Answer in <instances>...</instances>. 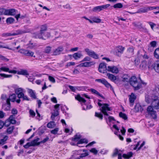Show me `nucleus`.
I'll return each instance as SVG.
<instances>
[{"label":"nucleus","instance_id":"obj_1","mask_svg":"<svg viewBox=\"0 0 159 159\" xmlns=\"http://www.w3.org/2000/svg\"><path fill=\"white\" fill-rule=\"evenodd\" d=\"M152 102L151 103L152 106H149L147 108V111L149 115H150L152 118L154 119L157 118V115L156 111H155L153 107L155 109H158L159 108V99L157 96H154L152 98Z\"/></svg>","mask_w":159,"mask_h":159},{"label":"nucleus","instance_id":"obj_2","mask_svg":"<svg viewBox=\"0 0 159 159\" xmlns=\"http://www.w3.org/2000/svg\"><path fill=\"white\" fill-rule=\"evenodd\" d=\"M129 81L130 85L134 88V90H138L143 87L142 85L144 86L147 84L146 83L142 80L141 82H139L136 77L134 76L131 77L129 79Z\"/></svg>","mask_w":159,"mask_h":159},{"label":"nucleus","instance_id":"obj_3","mask_svg":"<svg viewBox=\"0 0 159 159\" xmlns=\"http://www.w3.org/2000/svg\"><path fill=\"white\" fill-rule=\"evenodd\" d=\"M75 98L76 100L81 102V105L83 106V110H86L92 108V107L91 105H88L86 104V102L87 100L81 97L79 94H78L76 96H75Z\"/></svg>","mask_w":159,"mask_h":159},{"label":"nucleus","instance_id":"obj_4","mask_svg":"<svg viewBox=\"0 0 159 159\" xmlns=\"http://www.w3.org/2000/svg\"><path fill=\"white\" fill-rule=\"evenodd\" d=\"M148 69H154L156 72L159 73V61H149L148 63Z\"/></svg>","mask_w":159,"mask_h":159},{"label":"nucleus","instance_id":"obj_5","mask_svg":"<svg viewBox=\"0 0 159 159\" xmlns=\"http://www.w3.org/2000/svg\"><path fill=\"white\" fill-rule=\"evenodd\" d=\"M98 105L100 106H102L100 108V110L102 112L105 116H108V111L111 110V108L109 107V105L107 104L104 103L102 104L99 102H98Z\"/></svg>","mask_w":159,"mask_h":159},{"label":"nucleus","instance_id":"obj_6","mask_svg":"<svg viewBox=\"0 0 159 159\" xmlns=\"http://www.w3.org/2000/svg\"><path fill=\"white\" fill-rule=\"evenodd\" d=\"M84 51L89 57H91L94 59H98V55L93 51L86 48L84 49Z\"/></svg>","mask_w":159,"mask_h":159},{"label":"nucleus","instance_id":"obj_7","mask_svg":"<svg viewBox=\"0 0 159 159\" xmlns=\"http://www.w3.org/2000/svg\"><path fill=\"white\" fill-rule=\"evenodd\" d=\"M95 81L96 82L101 83L105 85L106 87L107 88H110V89L113 92H114L112 86L104 79H97L95 80Z\"/></svg>","mask_w":159,"mask_h":159},{"label":"nucleus","instance_id":"obj_8","mask_svg":"<svg viewBox=\"0 0 159 159\" xmlns=\"http://www.w3.org/2000/svg\"><path fill=\"white\" fill-rule=\"evenodd\" d=\"M125 49V47L121 46H119L115 48V53L116 55L119 56L123 53Z\"/></svg>","mask_w":159,"mask_h":159},{"label":"nucleus","instance_id":"obj_9","mask_svg":"<svg viewBox=\"0 0 159 159\" xmlns=\"http://www.w3.org/2000/svg\"><path fill=\"white\" fill-rule=\"evenodd\" d=\"M95 63L94 61H84L77 66L80 67H89L94 65Z\"/></svg>","mask_w":159,"mask_h":159},{"label":"nucleus","instance_id":"obj_10","mask_svg":"<svg viewBox=\"0 0 159 159\" xmlns=\"http://www.w3.org/2000/svg\"><path fill=\"white\" fill-rule=\"evenodd\" d=\"M30 30L29 29H27L25 30H16L14 33H12V36H15L21 34H23L30 32Z\"/></svg>","mask_w":159,"mask_h":159},{"label":"nucleus","instance_id":"obj_11","mask_svg":"<svg viewBox=\"0 0 159 159\" xmlns=\"http://www.w3.org/2000/svg\"><path fill=\"white\" fill-rule=\"evenodd\" d=\"M107 70L106 64L104 63L100 64L99 66L98 70L99 72L104 73L106 72Z\"/></svg>","mask_w":159,"mask_h":159},{"label":"nucleus","instance_id":"obj_12","mask_svg":"<svg viewBox=\"0 0 159 159\" xmlns=\"http://www.w3.org/2000/svg\"><path fill=\"white\" fill-rule=\"evenodd\" d=\"M108 71L113 73L117 74L119 72L118 68L115 66H109L107 67Z\"/></svg>","mask_w":159,"mask_h":159},{"label":"nucleus","instance_id":"obj_13","mask_svg":"<svg viewBox=\"0 0 159 159\" xmlns=\"http://www.w3.org/2000/svg\"><path fill=\"white\" fill-rule=\"evenodd\" d=\"M0 69L1 71H2L4 72H8L9 73L16 74L17 71L14 70H10L9 68L6 66H2L0 68Z\"/></svg>","mask_w":159,"mask_h":159},{"label":"nucleus","instance_id":"obj_14","mask_svg":"<svg viewBox=\"0 0 159 159\" xmlns=\"http://www.w3.org/2000/svg\"><path fill=\"white\" fill-rule=\"evenodd\" d=\"M6 103L3 105L2 106V108L5 111H8L10 109V103L9 100L7 99L6 101Z\"/></svg>","mask_w":159,"mask_h":159},{"label":"nucleus","instance_id":"obj_15","mask_svg":"<svg viewBox=\"0 0 159 159\" xmlns=\"http://www.w3.org/2000/svg\"><path fill=\"white\" fill-rule=\"evenodd\" d=\"M63 48L62 47H59L55 49L52 52V55L56 56L59 55L63 51Z\"/></svg>","mask_w":159,"mask_h":159},{"label":"nucleus","instance_id":"obj_16","mask_svg":"<svg viewBox=\"0 0 159 159\" xmlns=\"http://www.w3.org/2000/svg\"><path fill=\"white\" fill-rule=\"evenodd\" d=\"M17 96L15 94H13L12 95H11L9 97V99H8L12 102H14L16 101L17 103H20V99H17L16 100V98Z\"/></svg>","mask_w":159,"mask_h":159},{"label":"nucleus","instance_id":"obj_17","mask_svg":"<svg viewBox=\"0 0 159 159\" xmlns=\"http://www.w3.org/2000/svg\"><path fill=\"white\" fill-rule=\"evenodd\" d=\"M136 99V96L134 94L132 93L129 96V100L130 103V106H132L135 100Z\"/></svg>","mask_w":159,"mask_h":159},{"label":"nucleus","instance_id":"obj_18","mask_svg":"<svg viewBox=\"0 0 159 159\" xmlns=\"http://www.w3.org/2000/svg\"><path fill=\"white\" fill-rule=\"evenodd\" d=\"M16 10L14 9H7L6 15L14 16L16 14Z\"/></svg>","mask_w":159,"mask_h":159},{"label":"nucleus","instance_id":"obj_19","mask_svg":"<svg viewBox=\"0 0 159 159\" xmlns=\"http://www.w3.org/2000/svg\"><path fill=\"white\" fill-rule=\"evenodd\" d=\"M83 56V54L81 52H76L72 55L73 58L76 60L80 59Z\"/></svg>","mask_w":159,"mask_h":159},{"label":"nucleus","instance_id":"obj_20","mask_svg":"<svg viewBox=\"0 0 159 159\" xmlns=\"http://www.w3.org/2000/svg\"><path fill=\"white\" fill-rule=\"evenodd\" d=\"M39 138H37L36 139H35L31 141L30 143L31 144V145L32 146H35L38 145L40 143L39 142H38V141L39 140Z\"/></svg>","mask_w":159,"mask_h":159},{"label":"nucleus","instance_id":"obj_21","mask_svg":"<svg viewBox=\"0 0 159 159\" xmlns=\"http://www.w3.org/2000/svg\"><path fill=\"white\" fill-rule=\"evenodd\" d=\"M148 12V10L147 8V7H144L142 8H141L139 9L137 11H136V13H146Z\"/></svg>","mask_w":159,"mask_h":159},{"label":"nucleus","instance_id":"obj_22","mask_svg":"<svg viewBox=\"0 0 159 159\" xmlns=\"http://www.w3.org/2000/svg\"><path fill=\"white\" fill-rule=\"evenodd\" d=\"M134 110L136 112H138L139 111H142L143 109L141 106L139 104H137L135 106Z\"/></svg>","mask_w":159,"mask_h":159},{"label":"nucleus","instance_id":"obj_23","mask_svg":"<svg viewBox=\"0 0 159 159\" xmlns=\"http://www.w3.org/2000/svg\"><path fill=\"white\" fill-rule=\"evenodd\" d=\"M44 33H41L40 32L39 33H34L33 34V36L35 38H39L40 39H43V34Z\"/></svg>","mask_w":159,"mask_h":159},{"label":"nucleus","instance_id":"obj_24","mask_svg":"<svg viewBox=\"0 0 159 159\" xmlns=\"http://www.w3.org/2000/svg\"><path fill=\"white\" fill-rule=\"evenodd\" d=\"M107 76L108 77V79L112 81H114L116 80V77L112 74L107 73Z\"/></svg>","mask_w":159,"mask_h":159},{"label":"nucleus","instance_id":"obj_25","mask_svg":"<svg viewBox=\"0 0 159 159\" xmlns=\"http://www.w3.org/2000/svg\"><path fill=\"white\" fill-rule=\"evenodd\" d=\"M28 92L31 98L34 99L36 98V97L35 95V93L33 90L29 89L28 90Z\"/></svg>","mask_w":159,"mask_h":159},{"label":"nucleus","instance_id":"obj_26","mask_svg":"<svg viewBox=\"0 0 159 159\" xmlns=\"http://www.w3.org/2000/svg\"><path fill=\"white\" fill-rule=\"evenodd\" d=\"M133 153L131 152H128L127 154H124L122 155V157L125 159H128L132 157Z\"/></svg>","mask_w":159,"mask_h":159},{"label":"nucleus","instance_id":"obj_27","mask_svg":"<svg viewBox=\"0 0 159 159\" xmlns=\"http://www.w3.org/2000/svg\"><path fill=\"white\" fill-rule=\"evenodd\" d=\"M134 48L133 47L131 46L128 48L127 50V52L130 56H132L134 54Z\"/></svg>","mask_w":159,"mask_h":159},{"label":"nucleus","instance_id":"obj_28","mask_svg":"<svg viewBox=\"0 0 159 159\" xmlns=\"http://www.w3.org/2000/svg\"><path fill=\"white\" fill-rule=\"evenodd\" d=\"M139 144H140V142H139L137 143V144L136 145V146L135 147V148H134V150H136L138 149V150H140L142 148V147H143L145 145V142L144 141H143V142L141 144V145L140 146V147L138 148V147L139 146Z\"/></svg>","mask_w":159,"mask_h":159},{"label":"nucleus","instance_id":"obj_29","mask_svg":"<svg viewBox=\"0 0 159 159\" xmlns=\"http://www.w3.org/2000/svg\"><path fill=\"white\" fill-rule=\"evenodd\" d=\"M43 39L46 40L47 39L49 38L50 36V34L48 32H44L43 34Z\"/></svg>","mask_w":159,"mask_h":159},{"label":"nucleus","instance_id":"obj_30","mask_svg":"<svg viewBox=\"0 0 159 159\" xmlns=\"http://www.w3.org/2000/svg\"><path fill=\"white\" fill-rule=\"evenodd\" d=\"M47 126L48 128H52L55 126V122L53 121H51L47 124Z\"/></svg>","mask_w":159,"mask_h":159},{"label":"nucleus","instance_id":"obj_31","mask_svg":"<svg viewBox=\"0 0 159 159\" xmlns=\"http://www.w3.org/2000/svg\"><path fill=\"white\" fill-rule=\"evenodd\" d=\"M11 123L12 124H15L16 123V121L15 120V116L13 115H11L8 118Z\"/></svg>","mask_w":159,"mask_h":159},{"label":"nucleus","instance_id":"obj_32","mask_svg":"<svg viewBox=\"0 0 159 159\" xmlns=\"http://www.w3.org/2000/svg\"><path fill=\"white\" fill-rule=\"evenodd\" d=\"M154 57L157 59H159V48H156L154 52Z\"/></svg>","mask_w":159,"mask_h":159},{"label":"nucleus","instance_id":"obj_33","mask_svg":"<svg viewBox=\"0 0 159 159\" xmlns=\"http://www.w3.org/2000/svg\"><path fill=\"white\" fill-rule=\"evenodd\" d=\"M18 74L24 75H28L29 74L27 70H21L20 71H19L18 73Z\"/></svg>","mask_w":159,"mask_h":159},{"label":"nucleus","instance_id":"obj_34","mask_svg":"<svg viewBox=\"0 0 159 159\" xmlns=\"http://www.w3.org/2000/svg\"><path fill=\"white\" fill-rule=\"evenodd\" d=\"M12 77V75H6L5 74H0V79H3L4 78H10Z\"/></svg>","mask_w":159,"mask_h":159},{"label":"nucleus","instance_id":"obj_35","mask_svg":"<svg viewBox=\"0 0 159 159\" xmlns=\"http://www.w3.org/2000/svg\"><path fill=\"white\" fill-rule=\"evenodd\" d=\"M114 8L120 9L123 7L122 4L120 3H118L114 4L113 6Z\"/></svg>","mask_w":159,"mask_h":159},{"label":"nucleus","instance_id":"obj_36","mask_svg":"<svg viewBox=\"0 0 159 159\" xmlns=\"http://www.w3.org/2000/svg\"><path fill=\"white\" fill-rule=\"evenodd\" d=\"M15 21V19L12 17L8 18L6 20L7 23L8 24H11Z\"/></svg>","mask_w":159,"mask_h":159},{"label":"nucleus","instance_id":"obj_37","mask_svg":"<svg viewBox=\"0 0 159 159\" xmlns=\"http://www.w3.org/2000/svg\"><path fill=\"white\" fill-rule=\"evenodd\" d=\"M88 143V140L85 139H80L77 142V144H82L83 143Z\"/></svg>","mask_w":159,"mask_h":159},{"label":"nucleus","instance_id":"obj_38","mask_svg":"<svg viewBox=\"0 0 159 159\" xmlns=\"http://www.w3.org/2000/svg\"><path fill=\"white\" fill-rule=\"evenodd\" d=\"M119 116L120 117L122 118L125 120L127 119L128 118L127 115L125 114L124 113L122 112H120L119 113Z\"/></svg>","mask_w":159,"mask_h":159},{"label":"nucleus","instance_id":"obj_39","mask_svg":"<svg viewBox=\"0 0 159 159\" xmlns=\"http://www.w3.org/2000/svg\"><path fill=\"white\" fill-rule=\"evenodd\" d=\"M120 150H118L117 149H115L112 155V157H114L116 156L117 155H118L119 154L121 153Z\"/></svg>","mask_w":159,"mask_h":159},{"label":"nucleus","instance_id":"obj_40","mask_svg":"<svg viewBox=\"0 0 159 159\" xmlns=\"http://www.w3.org/2000/svg\"><path fill=\"white\" fill-rule=\"evenodd\" d=\"M92 20H93V23L95 22V23H99L101 22V19H100L96 17H93L92 18Z\"/></svg>","mask_w":159,"mask_h":159},{"label":"nucleus","instance_id":"obj_41","mask_svg":"<svg viewBox=\"0 0 159 159\" xmlns=\"http://www.w3.org/2000/svg\"><path fill=\"white\" fill-rule=\"evenodd\" d=\"M93 11L94 12L100 11H102L101 6H99L94 7L93 9Z\"/></svg>","mask_w":159,"mask_h":159},{"label":"nucleus","instance_id":"obj_42","mask_svg":"<svg viewBox=\"0 0 159 159\" xmlns=\"http://www.w3.org/2000/svg\"><path fill=\"white\" fill-rule=\"evenodd\" d=\"M4 43H2L1 42H0V48H7L10 50H12L13 51H14L15 50L14 49H12L11 48H9L7 46H5L4 45Z\"/></svg>","mask_w":159,"mask_h":159},{"label":"nucleus","instance_id":"obj_43","mask_svg":"<svg viewBox=\"0 0 159 159\" xmlns=\"http://www.w3.org/2000/svg\"><path fill=\"white\" fill-rule=\"evenodd\" d=\"M7 139V137H4L3 139H0V145H2L5 144Z\"/></svg>","mask_w":159,"mask_h":159},{"label":"nucleus","instance_id":"obj_44","mask_svg":"<svg viewBox=\"0 0 159 159\" xmlns=\"http://www.w3.org/2000/svg\"><path fill=\"white\" fill-rule=\"evenodd\" d=\"M14 129V128L13 126L8 128L7 129V133L9 134H11Z\"/></svg>","mask_w":159,"mask_h":159},{"label":"nucleus","instance_id":"obj_45","mask_svg":"<svg viewBox=\"0 0 159 159\" xmlns=\"http://www.w3.org/2000/svg\"><path fill=\"white\" fill-rule=\"evenodd\" d=\"M51 50V47L50 46H47L44 49V52L46 53H49Z\"/></svg>","mask_w":159,"mask_h":159},{"label":"nucleus","instance_id":"obj_46","mask_svg":"<svg viewBox=\"0 0 159 159\" xmlns=\"http://www.w3.org/2000/svg\"><path fill=\"white\" fill-rule=\"evenodd\" d=\"M90 91L93 93L97 95L101 96L100 94L97 90L94 89H91L90 90Z\"/></svg>","mask_w":159,"mask_h":159},{"label":"nucleus","instance_id":"obj_47","mask_svg":"<svg viewBox=\"0 0 159 159\" xmlns=\"http://www.w3.org/2000/svg\"><path fill=\"white\" fill-rule=\"evenodd\" d=\"M34 54V52H32L30 51H29L27 50V51L26 54V56H30L33 57V55Z\"/></svg>","mask_w":159,"mask_h":159},{"label":"nucleus","instance_id":"obj_48","mask_svg":"<svg viewBox=\"0 0 159 159\" xmlns=\"http://www.w3.org/2000/svg\"><path fill=\"white\" fill-rule=\"evenodd\" d=\"M95 116L99 118L101 120H102L103 119V115L101 113H98L95 112Z\"/></svg>","mask_w":159,"mask_h":159},{"label":"nucleus","instance_id":"obj_49","mask_svg":"<svg viewBox=\"0 0 159 159\" xmlns=\"http://www.w3.org/2000/svg\"><path fill=\"white\" fill-rule=\"evenodd\" d=\"M6 10L3 8H0V15H6Z\"/></svg>","mask_w":159,"mask_h":159},{"label":"nucleus","instance_id":"obj_50","mask_svg":"<svg viewBox=\"0 0 159 159\" xmlns=\"http://www.w3.org/2000/svg\"><path fill=\"white\" fill-rule=\"evenodd\" d=\"M47 29V27L45 25H42L41 27L40 32L42 33H44Z\"/></svg>","mask_w":159,"mask_h":159},{"label":"nucleus","instance_id":"obj_51","mask_svg":"<svg viewBox=\"0 0 159 159\" xmlns=\"http://www.w3.org/2000/svg\"><path fill=\"white\" fill-rule=\"evenodd\" d=\"M147 23L149 25L152 29L153 30L154 27L156 26V25L155 24L150 21L148 22Z\"/></svg>","mask_w":159,"mask_h":159},{"label":"nucleus","instance_id":"obj_52","mask_svg":"<svg viewBox=\"0 0 159 159\" xmlns=\"http://www.w3.org/2000/svg\"><path fill=\"white\" fill-rule=\"evenodd\" d=\"M11 36H12V33H3L2 34V37H5Z\"/></svg>","mask_w":159,"mask_h":159},{"label":"nucleus","instance_id":"obj_53","mask_svg":"<svg viewBox=\"0 0 159 159\" xmlns=\"http://www.w3.org/2000/svg\"><path fill=\"white\" fill-rule=\"evenodd\" d=\"M91 58L90 57L88 56H86L81 61V62H83L84 61H90Z\"/></svg>","mask_w":159,"mask_h":159},{"label":"nucleus","instance_id":"obj_54","mask_svg":"<svg viewBox=\"0 0 159 159\" xmlns=\"http://www.w3.org/2000/svg\"><path fill=\"white\" fill-rule=\"evenodd\" d=\"M26 51L27 50L24 49H21L19 50L18 51V52L25 56Z\"/></svg>","mask_w":159,"mask_h":159},{"label":"nucleus","instance_id":"obj_55","mask_svg":"<svg viewBox=\"0 0 159 159\" xmlns=\"http://www.w3.org/2000/svg\"><path fill=\"white\" fill-rule=\"evenodd\" d=\"M90 152L95 155H96L97 154L98 151L95 148H93L89 150Z\"/></svg>","mask_w":159,"mask_h":159},{"label":"nucleus","instance_id":"obj_56","mask_svg":"<svg viewBox=\"0 0 159 159\" xmlns=\"http://www.w3.org/2000/svg\"><path fill=\"white\" fill-rule=\"evenodd\" d=\"M22 91L23 89L21 88H19L15 89V92L17 94L22 92Z\"/></svg>","mask_w":159,"mask_h":159},{"label":"nucleus","instance_id":"obj_57","mask_svg":"<svg viewBox=\"0 0 159 159\" xmlns=\"http://www.w3.org/2000/svg\"><path fill=\"white\" fill-rule=\"evenodd\" d=\"M59 130V128H56L53 130H52L51 131V133L52 134H56L57 133Z\"/></svg>","mask_w":159,"mask_h":159},{"label":"nucleus","instance_id":"obj_58","mask_svg":"<svg viewBox=\"0 0 159 159\" xmlns=\"http://www.w3.org/2000/svg\"><path fill=\"white\" fill-rule=\"evenodd\" d=\"M110 6V4H107L105 5H101V9L102 11L104 9H106L107 8L109 7Z\"/></svg>","mask_w":159,"mask_h":159},{"label":"nucleus","instance_id":"obj_59","mask_svg":"<svg viewBox=\"0 0 159 159\" xmlns=\"http://www.w3.org/2000/svg\"><path fill=\"white\" fill-rule=\"evenodd\" d=\"M157 42L155 41H153L151 42L150 43V46L153 47H155L157 45Z\"/></svg>","mask_w":159,"mask_h":159},{"label":"nucleus","instance_id":"obj_60","mask_svg":"<svg viewBox=\"0 0 159 159\" xmlns=\"http://www.w3.org/2000/svg\"><path fill=\"white\" fill-rule=\"evenodd\" d=\"M4 125L6 127H8L11 123L10 120L8 119L6 120L5 122H4Z\"/></svg>","mask_w":159,"mask_h":159},{"label":"nucleus","instance_id":"obj_61","mask_svg":"<svg viewBox=\"0 0 159 159\" xmlns=\"http://www.w3.org/2000/svg\"><path fill=\"white\" fill-rule=\"evenodd\" d=\"M48 79L51 82L53 83H54L55 82V79L51 76H48Z\"/></svg>","mask_w":159,"mask_h":159},{"label":"nucleus","instance_id":"obj_62","mask_svg":"<svg viewBox=\"0 0 159 159\" xmlns=\"http://www.w3.org/2000/svg\"><path fill=\"white\" fill-rule=\"evenodd\" d=\"M35 45L32 43H31V42H30V43L28 44V47L29 48L32 49L34 48Z\"/></svg>","mask_w":159,"mask_h":159},{"label":"nucleus","instance_id":"obj_63","mask_svg":"<svg viewBox=\"0 0 159 159\" xmlns=\"http://www.w3.org/2000/svg\"><path fill=\"white\" fill-rule=\"evenodd\" d=\"M49 137H47L45 138L43 140L40 142V143H44L47 142L49 140Z\"/></svg>","mask_w":159,"mask_h":159},{"label":"nucleus","instance_id":"obj_64","mask_svg":"<svg viewBox=\"0 0 159 159\" xmlns=\"http://www.w3.org/2000/svg\"><path fill=\"white\" fill-rule=\"evenodd\" d=\"M29 112L30 116H31L32 117H34L35 116V113L33 110H30L29 111Z\"/></svg>","mask_w":159,"mask_h":159}]
</instances>
